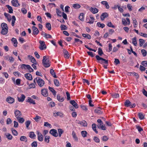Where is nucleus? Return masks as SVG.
Returning a JSON list of instances; mask_svg holds the SVG:
<instances>
[{"mask_svg":"<svg viewBox=\"0 0 147 147\" xmlns=\"http://www.w3.org/2000/svg\"><path fill=\"white\" fill-rule=\"evenodd\" d=\"M42 63L43 66L46 68L48 67L51 65V62L48 57L45 56L43 57Z\"/></svg>","mask_w":147,"mask_h":147,"instance_id":"nucleus-1","label":"nucleus"},{"mask_svg":"<svg viewBox=\"0 0 147 147\" xmlns=\"http://www.w3.org/2000/svg\"><path fill=\"white\" fill-rule=\"evenodd\" d=\"M95 57L99 63L101 64L103 63L108 64V62L107 60L100 57L98 55H96Z\"/></svg>","mask_w":147,"mask_h":147,"instance_id":"nucleus-2","label":"nucleus"},{"mask_svg":"<svg viewBox=\"0 0 147 147\" xmlns=\"http://www.w3.org/2000/svg\"><path fill=\"white\" fill-rule=\"evenodd\" d=\"M36 81L38 85L40 87H41L42 86L45 84V82L42 79L38 77H37L34 80V82H35Z\"/></svg>","mask_w":147,"mask_h":147,"instance_id":"nucleus-3","label":"nucleus"},{"mask_svg":"<svg viewBox=\"0 0 147 147\" xmlns=\"http://www.w3.org/2000/svg\"><path fill=\"white\" fill-rule=\"evenodd\" d=\"M21 67L22 69H25L26 67V68L29 70L30 72H33L34 71L33 69L29 65L23 64L21 65Z\"/></svg>","mask_w":147,"mask_h":147,"instance_id":"nucleus-4","label":"nucleus"},{"mask_svg":"<svg viewBox=\"0 0 147 147\" xmlns=\"http://www.w3.org/2000/svg\"><path fill=\"white\" fill-rule=\"evenodd\" d=\"M39 43L40 45L39 46V48L41 50H44L46 49V46L45 44V42L44 41L40 40Z\"/></svg>","mask_w":147,"mask_h":147,"instance_id":"nucleus-5","label":"nucleus"},{"mask_svg":"<svg viewBox=\"0 0 147 147\" xmlns=\"http://www.w3.org/2000/svg\"><path fill=\"white\" fill-rule=\"evenodd\" d=\"M37 134L38 135V139L39 141L42 142L43 140V136L42 134L38 131H37Z\"/></svg>","mask_w":147,"mask_h":147,"instance_id":"nucleus-6","label":"nucleus"},{"mask_svg":"<svg viewBox=\"0 0 147 147\" xmlns=\"http://www.w3.org/2000/svg\"><path fill=\"white\" fill-rule=\"evenodd\" d=\"M14 114L15 116L17 119H18L21 116L22 113L19 110H16L15 111Z\"/></svg>","mask_w":147,"mask_h":147,"instance_id":"nucleus-7","label":"nucleus"},{"mask_svg":"<svg viewBox=\"0 0 147 147\" xmlns=\"http://www.w3.org/2000/svg\"><path fill=\"white\" fill-rule=\"evenodd\" d=\"M50 133L53 136L57 137L58 136V134L57 132V130L55 129H52L50 130Z\"/></svg>","mask_w":147,"mask_h":147,"instance_id":"nucleus-8","label":"nucleus"},{"mask_svg":"<svg viewBox=\"0 0 147 147\" xmlns=\"http://www.w3.org/2000/svg\"><path fill=\"white\" fill-rule=\"evenodd\" d=\"M18 100L19 102H23L25 99L26 98L25 96L23 94L21 95L20 97L17 96Z\"/></svg>","mask_w":147,"mask_h":147,"instance_id":"nucleus-9","label":"nucleus"},{"mask_svg":"<svg viewBox=\"0 0 147 147\" xmlns=\"http://www.w3.org/2000/svg\"><path fill=\"white\" fill-rule=\"evenodd\" d=\"M32 28L33 30V34L36 35H37L39 32V31L38 28L34 26H32Z\"/></svg>","mask_w":147,"mask_h":147,"instance_id":"nucleus-10","label":"nucleus"},{"mask_svg":"<svg viewBox=\"0 0 147 147\" xmlns=\"http://www.w3.org/2000/svg\"><path fill=\"white\" fill-rule=\"evenodd\" d=\"M28 57L32 63L35 64L37 63L36 60L33 57L30 55H28Z\"/></svg>","mask_w":147,"mask_h":147,"instance_id":"nucleus-11","label":"nucleus"},{"mask_svg":"<svg viewBox=\"0 0 147 147\" xmlns=\"http://www.w3.org/2000/svg\"><path fill=\"white\" fill-rule=\"evenodd\" d=\"M6 101L8 103L11 104L13 103L14 101V100L13 98L12 97H11L10 96L8 97L6 99Z\"/></svg>","mask_w":147,"mask_h":147,"instance_id":"nucleus-12","label":"nucleus"},{"mask_svg":"<svg viewBox=\"0 0 147 147\" xmlns=\"http://www.w3.org/2000/svg\"><path fill=\"white\" fill-rule=\"evenodd\" d=\"M13 5L15 7H18L20 5L17 0H13L11 1Z\"/></svg>","mask_w":147,"mask_h":147,"instance_id":"nucleus-13","label":"nucleus"},{"mask_svg":"<svg viewBox=\"0 0 147 147\" xmlns=\"http://www.w3.org/2000/svg\"><path fill=\"white\" fill-rule=\"evenodd\" d=\"M42 94L44 96H47L48 95V93L46 89H44L41 90Z\"/></svg>","mask_w":147,"mask_h":147,"instance_id":"nucleus-14","label":"nucleus"},{"mask_svg":"<svg viewBox=\"0 0 147 147\" xmlns=\"http://www.w3.org/2000/svg\"><path fill=\"white\" fill-rule=\"evenodd\" d=\"M90 10L93 14L96 13L98 12V9L95 7H91Z\"/></svg>","mask_w":147,"mask_h":147,"instance_id":"nucleus-15","label":"nucleus"},{"mask_svg":"<svg viewBox=\"0 0 147 147\" xmlns=\"http://www.w3.org/2000/svg\"><path fill=\"white\" fill-rule=\"evenodd\" d=\"M70 102L76 109H77L78 108V104L74 100H70Z\"/></svg>","mask_w":147,"mask_h":147,"instance_id":"nucleus-16","label":"nucleus"},{"mask_svg":"<svg viewBox=\"0 0 147 147\" xmlns=\"http://www.w3.org/2000/svg\"><path fill=\"white\" fill-rule=\"evenodd\" d=\"M25 78L29 80H32V77L31 75L29 73H27L25 74Z\"/></svg>","mask_w":147,"mask_h":147,"instance_id":"nucleus-17","label":"nucleus"},{"mask_svg":"<svg viewBox=\"0 0 147 147\" xmlns=\"http://www.w3.org/2000/svg\"><path fill=\"white\" fill-rule=\"evenodd\" d=\"M26 102L30 103V104H32L34 105L36 104L35 101L33 100L32 98L29 97H28V99L26 101Z\"/></svg>","mask_w":147,"mask_h":147,"instance_id":"nucleus-18","label":"nucleus"},{"mask_svg":"<svg viewBox=\"0 0 147 147\" xmlns=\"http://www.w3.org/2000/svg\"><path fill=\"white\" fill-rule=\"evenodd\" d=\"M12 42L13 43V46L15 47L17 46L18 42L16 38H13L11 40Z\"/></svg>","mask_w":147,"mask_h":147,"instance_id":"nucleus-19","label":"nucleus"},{"mask_svg":"<svg viewBox=\"0 0 147 147\" xmlns=\"http://www.w3.org/2000/svg\"><path fill=\"white\" fill-rule=\"evenodd\" d=\"M63 53L65 57L66 58H68L69 57V55L68 51L64 49L63 50Z\"/></svg>","mask_w":147,"mask_h":147,"instance_id":"nucleus-20","label":"nucleus"},{"mask_svg":"<svg viewBox=\"0 0 147 147\" xmlns=\"http://www.w3.org/2000/svg\"><path fill=\"white\" fill-rule=\"evenodd\" d=\"M101 3L102 5H105V6L106 8L108 9L109 8V6L108 4V2L106 1H101Z\"/></svg>","mask_w":147,"mask_h":147,"instance_id":"nucleus-21","label":"nucleus"},{"mask_svg":"<svg viewBox=\"0 0 147 147\" xmlns=\"http://www.w3.org/2000/svg\"><path fill=\"white\" fill-rule=\"evenodd\" d=\"M108 16V15L107 13H103L100 16V19L102 20H104V19Z\"/></svg>","mask_w":147,"mask_h":147,"instance_id":"nucleus-22","label":"nucleus"},{"mask_svg":"<svg viewBox=\"0 0 147 147\" xmlns=\"http://www.w3.org/2000/svg\"><path fill=\"white\" fill-rule=\"evenodd\" d=\"M90 19H89L87 23L90 24H93L95 20L94 18L93 17L90 16Z\"/></svg>","mask_w":147,"mask_h":147,"instance_id":"nucleus-23","label":"nucleus"},{"mask_svg":"<svg viewBox=\"0 0 147 147\" xmlns=\"http://www.w3.org/2000/svg\"><path fill=\"white\" fill-rule=\"evenodd\" d=\"M8 28H2L1 33L3 35L6 34L8 32Z\"/></svg>","mask_w":147,"mask_h":147,"instance_id":"nucleus-24","label":"nucleus"},{"mask_svg":"<svg viewBox=\"0 0 147 147\" xmlns=\"http://www.w3.org/2000/svg\"><path fill=\"white\" fill-rule=\"evenodd\" d=\"M57 99L59 101L61 102H63L64 100L63 97L59 95H57Z\"/></svg>","mask_w":147,"mask_h":147,"instance_id":"nucleus-25","label":"nucleus"},{"mask_svg":"<svg viewBox=\"0 0 147 147\" xmlns=\"http://www.w3.org/2000/svg\"><path fill=\"white\" fill-rule=\"evenodd\" d=\"M53 115L55 117H56L57 116H59L60 117H62L63 116V114L62 113L60 112L54 113Z\"/></svg>","mask_w":147,"mask_h":147,"instance_id":"nucleus-26","label":"nucleus"},{"mask_svg":"<svg viewBox=\"0 0 147 147\" xmlns=\"http://www.w3.org/2000/svg\"><path fill=\"white\" fill-rule=\"evenodd\" d=\"M95 112L97 113L100 114L102 113L101 109L100 107L98 108L95 110Z\"/></svg>","mask_w":147,"mask_h":147,"instance_id":"nucleus-27","label":"nucleus"},{"mask_svg":"<svg viewBox=\"0 0 147 147\" xmlns=\"http://www.w3.org/2000/svg\"><path fill=\"white\" fill-rule=\"evenodd\" d=\"M84 13H81L79 16V18L82 21H83L84 19Z\"/></svg>","mask_w":147,"mask_h":147,"instance_id":"nucleus-28","label":"nucleus"},{"mask_svg":"<svg viewBox=\"0 0 147 147\" xmlns=\"http://www.w3.org/2000/svg\"><path fill=\"white\" fill-rule=\"evenodd\" d=\"M78 123H80L81 126H86L87 125V123L84 120H83L81 121H80Z\"/></svg>","mask_w":147,"mask_h":147,"instance_id":"nucleus-29","label":"nucleus"},{"mask_svg":"<svg viewBox=\"0 0 147 147\" xmlns=\"http://www.w3.org/2000/svg\"><path fill=\"white\" fill-rule=\"evenodd\" d=\"M125 105L126 107H130L131 105V102L129 100H126L125 102Z\"/></svg>","mask_w":147,"mask_h":147,"instance_id":"nucleus-30","label":"nucleus"},{"mask_svg":"<svg viewBox=\"0 0 147 147\" xmlns=\"http://www.w3.org/2000/svg\"><path fill=\"white\" fill-rule=\"evenodd\" d=\"M72 135L73 138H74L75 141H78V138L76 136V134L75 132L73 131L72 132Z\"/></svg>","mask_w":147,"mask_h":147,"instance_id":"nucleus-31","label":"nucleus"},{"mask_svg":"<svg viewBox=\"0 0 147 147\" xmlns=\"http://www.w3.org/2000/svg\"><path fill=\"white\" fill-rule=\"evenodd\" d=\"M19 122L20 123H22L24 121L25 119L22 117H18V119H17Z\"/></svg>","mask_w":147,"mask_h":147,"instance_id":"nucleus-32","label":"nucleus"},{"mask_svg":"<svg viewBox=\"0 0 147 147\" xmlns=\"http://www.w3.org/2000/svg\"><path fill=\"white\" fill-rule=\"evenodd\" d=\"M7 7L9 10V12L10 13H12L13 12V9L12 7L9 5H6Z\"/></svg>","mask_w":147,"mask_h":147,"instance_id":"nucleus-33","label":"nucleus"},{"mask_svg":"<svg viewBox=\"0 0 147 147\" xmlns=\"http://www.w3.org/2000/svg\"><path fill=\"white\" fill-rule=\"evenodd\" d=\"M46 28L48 30H50L51 29V25L50 23H47L46 24Z\"/></svg>","mask_w":147,"mask_h":147,"instance_id":"nucleus-34","label":"nucleus"},{"mask_svg":"<svg viewBox=\"0 0 147 147\" xmlns=\"http://www.w3.org/2000/svg\"><path fill=\"white\" fill-rule=\"evenodd\" d=\"M5 135L7 138L9 140H11L12 138V136L9 133H7Z\"/></svg>","mask_w":147,"mask_h":147,"instance_id":"nucleus-35","label":"nucleus"},{"mask_svg":"<svg viewBox=\"0 0 147 147\" xmlns=\"http://www.w3.org/2000/svg\"><path fill=\"white\" fill-rule=\"evenodd\" d=\"M81 134L82 136L85 138L86 136V135L87 134V132L86 131H82L81 132Z\"/></svg>","mask_w":147,"mask_h":147,"instance_id":"nucleus-36","label":"nucleus"},{"mask_svg":"<svg viewBox=\"0 0 147 147\" xmlns=\"http://www.w3.org/2000/svg\"><path fill=\"white\" fill-rule=\"evenodd\" d=\"M16 20V18L15 16H12V23L11 24L12 26L14 25L15 23Z\"/></svg>","mask_w":147,"mask_h":147,"instance_id":"nucleus-37","label":"nucleus"},{"mask_svg":"<svg viewBox=\"0 0 147 147\" xmlns=\"http://www.w3.org/2000/svg\"><path fill=\"white\" fill-rule=\"evenodd\" d=\"M56 12L57 15L60 17H61L62 15V13L59 9H56Z\"/></svg>","mask_w":147,"mask_h":147,"instance_id":"nucleus-38","label":"nucleus"},{"mask_svg":"<svg viewBox=\"0 0 147 147\" xmlns=\"http://www.w3.org/2000/svg\"><path fill=\"white\" fill-rule=\"evenodd\" d=\"M29 136L30 138H33L34 137L36 136V135L32 131L30 132Z\"/></svg>","mask_w":147,"mask_h":147,"instance_id":"nucleus-39","label":"nucleus"},{"mask_svg":"<svg viewBox=\"0 0 147 147\" xmlns=\"http://www.w3.org/2000/svg\"><path fill=\"white\" fill-rule=\"evenodd\" d=\"M97 26L99 27H100L102 28H103L105 27V24H101L100 22H98L96 24Z\"/></svg>","mask_w":147,"mask_h":147,"instance_id":"nucleus-40","label":"nucleus"},{"mask_svg":"<svg viewBox=\"0 0 147 147\" xmlns=\"http://www.w3.org/2000/svg\"><path fill=\"white\" fill-rule=\"evenodd\" d=\"M132 43L135 46H136L137 45V42L136 40V38L135 37L132 38Z\"/></svg>","mask_w":147,"mask_h":147,"instance_id":"nucleus-41","label":"nucleus"},{"mask_svg":"<svg viewBox=\"0 0 147 147\" xmlns=\"http://www.w3.org/2000/svg\"><path fill=\"white\" fill-rule=\"evenodd\" d=\"M92 127L93 130L96 132V133H98V131L96 129V125L95 124H93L92 125Z\"/></svg>","mask_w":147,"mask_h":147,"instance_id":"nucleus-42","label":"nucleus"},{"mask_svg":"<svg viewBox=\"0 0 147 147\" xmlns=\"http://www.w3.org/2000/svg\"><path fill=\"white\" fill-rule=\"evenodd\" d=\"M34 83H33L30 84L29 85V88H35V81L34 82Z\"/></svg>","mask_w":147,"mask_h":147,"instance_id":"nucleus-43","label":"nucleus"},{"mask_svg":"<svg viewBox=\"0 0 147 147\" xmlns=\"http://www.w3.org/2000/svg\"><path fill=\"white\" fill-rule=\"evenodd\" d=\"M50 73L55 78H56V75L55 73L54 70L51 69L50 70Z\"/></svg>","mask_w":147,"mask_h":147,"instance_id":"nucleus-44","label":"nucleus"},{"mask_svg":"<svg viewBox=\"0 0 147 147\" xmlns=\"http://www.w3.org/2000/svg\"><path fill=\"white\" fill-rule=\"evenodd\" d=\"M122 22L123 24L125 26H126L128 24V23H127L128 22L124 18L122 19Z\"/></svg>","mask_w":147,"mask_h":147,"instance_id":"nucleus-45","label":"nucleus"},{"mask_svg":"<svg viewBox=\"0 0 147 147\" xmlns=\"http://www.w3.org/2000/svg\"><path fill=\"white\" fill-rule=\"evenodd\" d=\"M82 35L84 37L87 38L88 39H90L91 38V36L88 34H83Z\"/></svg>","mask_w":147,"mask_h":147,"instance_id":"nucleus-46","label":"nucleus"},{"mask_svg":"<svg viewBox=\"0 0 147 147\" xmlns=\"http://www.w3.org/2000/svg\"><path fill=\"white\" fill-rule=\"evenodd\" d=\"M146 6L142 7L141 8L139 9L138 11L139 12H142L146 8Z\"/></svg>","mask_w":147,"mask_h":147,"instance_id":"nucleus-47","label":"nucleus"},{"mask_svg":"<svg viewBox=\"0 0 147 147\" xmlns=\"http://www.w3.org/2000/svg\"><path fill=\"white\" fill-rule=\"evenodd\" d=\"M140 45V47L142 46L143 44L145 42V40L142 39H140L139 40Z\"/></svg>","mask_w":147,"mask_h":147,"instance_id":"nucleus-48","label":"nucleus"},{"mask_svg":"<svg viewBox=\"0 0 147 147\" xmlns=\"http://www.w3.org/2000/svg\"><path fill=\"white\" fill-rule=\"evenodd\" d=\"M73 7L75 8H79L81 6L80 5L77 4H74L73 5Z\"/></svg>","mask_w":147,"mask_h":147,"instance_id":"nucleus-49","label":"nucleus"},{"mask_svg":"<svg viewBox=\"0 0 147 147\" xmlns=\"http://www.w3.org/2000/svg\"><path fill=\"white\" fill-rule=\"evenodd\" d=\"M98 54L100 55H101L103 54V52L102 51V49L100 48H99L98 49Z\"/></svg>","mask_w":147,"mask_h":147,"instance_id":"nucleus-50","label":"nucleus"},{"mask_svg":"<svg viewBox=\"0 0 147 147\" xmlns=\"http://www.w3.org/2000/svg\"><path fill=\"white\" fill-rule=\"evenodd\" d=\"M138 116L139 118L140 119H142L144 118V116L143 114L142 113H139L138 114Z\"/></svg>","mask_w":147,"mask_h":147,"instance_id":"nucleus-51","label":"nucleus"},{"mask_svg":"<svg viewBox=\"0 0 147 147\" xmlns=\"http://www.w3.org/2000/svg\"><path fill=\"white\" fill-rule=\"evenodd\" d=\"M50 138V137L49 136H46L45 137V142H46L48 143L49 142V139Z\"/></svg>","mask_w":147,"mask_h":147,"instance_id":"nucleus-52","label":"nucleus"},{"mask_svg":"<svg viewBox=\"0 0 147 147\" xmlns=\"http://www.w3.org/2000/svg\"><path fill=\"white\" fill-rule=\"evenodd\" d=\"M58 130L59 132V137H61L63 131L62 129H59Z\"/></svg>","mask_w":147,"mask_h":147,"instance_id":"nucleus-53","label":"nucleus"},{"mask_svg":"<svg viewBox=\"0 0 147 147\" xmlns=\"http://www.w3.org/2000/svg\"><path fill=\"white\" fill-rule=\"evenodd\" d=\"M54 84L55 86H59V82L58 80L56 79H55L54 80Z\"/></svg>","mask_w":147,"mask_h":147,"instance_id":"nucleus-54","label":"nucleus"},{"mask_svg":"<svg viewBox=\"0 0 147 147\" xmlns=\"http://www.w3.org/2000/svg\"><path fill=\"white\" fill-rule=\"evenodd\" d=\"M30 123H31V122L30 121H29V120L26 121L25 122V124L27 128H28L30 125Z\"/></svg>","mask_w":147,"mask_h":147,"instance_id":"nucleus-55","label":"nucleus"},{"mask_svg":"<svg viewBox=\"0 0 147 147\" xmlns=\"http://www.w3.org/2000/svg\"><path fill=\"white\" fill-rule=\"evenodd\" d=\"M133 22L134 24V27L135 28L136 27H137V22L136 19L134 18L133 19Z\"/></svg>","mask_w":147,"mask_h":147,"instance_id":"nucleus-56","label":"nucleus"},{"mask_svg":"<svg viewBox=\"0 0 147 147\" xmlns=\"http://www.w3.org/2000/svg\"><path fill=\"white\" fill-rule=\"evenodd\" d=\"M109 139V138L107 136H104L102 138V140L104 141H107Z\"/></svg>","mask_w":147,"mask_h":147,"instance_id":"nucleus-57","label":"nucleus"},{"mask_svg":"<svg viewBox=\"0 0 147 147\" xmlns=\"http://www.w3.org/2000/svg\"><path fill=\"white\" fill-rule=\"evenodd\" d=\"M61 29L62 30H66L67 28L66 26L64 25H62L61 26Z\"/></svg>","mask_w":147,"mask_h":147,"instance_id":"nucleus-58","label":"nucleus"},{"mask_svg":"<svg viewBox=\"0 0 147 147\" xmlns=\"http://www.w3.org/2000/svg\"><path fill=\"white\" fill-rule=\"evenodd\" d=\"M2 28H8L7 24L5 23H3L1 24Z\"/></svg>","mask_w":147,"mask_h":147,"instance_id":"nucleus-59","label":"nucleus"},{"mask_svg":"<svg viewBox=\"0 0 147 147\" xmlns=\"http://www.w3.org/2000/svg\"><path fill=\"white\" fill-rule=\"evenodd\" d=\"M12 132L13 135L15 136H17L18 135V133L16 130L12 129Z\"/></svg>","mask_w":147,"mask_h":147,"instance_id":"nucleus-60","label":"nucleus"},{"mask_svg":"<svg viewBox=\"0 0 147 147\" xmlns=\"http://www.w3.org/2000/svg\"><path fill=\"white\" fill-rule=\"evenodd\" d=\"M112 96L114 98H117L119 97V95L118 94H115L112 95Z\"/></svg>","mask_w":147,"mask_h":147,"instance_id":"nucleus-61","label":"nucleus"},{"mask_svg":"<svg viewBox=\"0 0 147 147\" xmlns=\"http://www.w3.org/2000/svg\"><path fill=\"white\" fill-rule=\"evenodd\" d=\"M94 140L96 143H99L100 141L99 139L96 137H94Z\"/></svg>","mask_w":147,"mask_h":147,"instance_id":"nucleus-62","label":"nucleus"},{"mask_svg":"<svg viewBox=\"0 0 147 147\" xmlns=\"http://www.w3.org/2000/svg\"><path fill=\"white\" fill-rule=\"evenodd\" d=\"M31 146L32 147H37V142L36 141L34 142L32 144Z\"/></svg>","mask_w":147,"mask_h":147,"instance_id":"nucleus-63","label":"nucleus"},{"mask_svg":"<svg viewBox=\"0 0 147 147\" xmlns=\"http://www.w3.org/2000/svg\"><path fill=\"white\" fill-rule=\"evenodd\" d=\"M6 122L7 124H9L11 123L12 121L10 118H8L7 119Z\"/></svg>","mask_w":147,"mask_h":147,"instance_id":"nucleus-64","label":"nucleus"}]
</instances>
